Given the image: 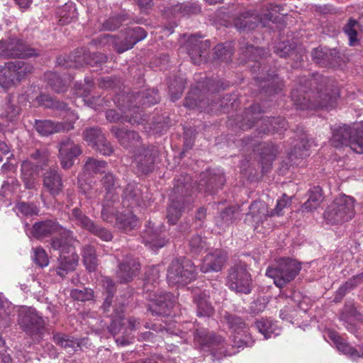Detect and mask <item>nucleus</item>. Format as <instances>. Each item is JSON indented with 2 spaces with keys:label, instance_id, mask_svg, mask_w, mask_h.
<instances>
[{
  "label": "nucleus",
  "instance_id": "12",
  "mask_svg": "<svg viewBox=\"0 0 363 363\" xmlns=\"http://www.w3.org/2000/svg\"><path fill=\"white\" fill-rule=\"evenodd\" d=\"M30 233L35 238L43 240L55 233L60 235L59 239L74 240L73 232L64 228L58 222L53 220H45L35 222L32 227Z\"/></svg>",
  "mask_w": 363,
  "mask_h": 363
},
{
  "label": "nucleus",
  "instance_id": "3",
  "mask_svg": "<svg viewBox=\"0 0 363 363\" xmlns=\"http://www.w3.org/2000/svg\"><path fill=\"white\" fill-rule=\"evenodd\" d=\"M262 112L259 104H253L244 111L241 120L238 123L239 128L242 130L250 129L257 123L258 125L257 134L262 135L281 133L286 130L288 123L281 116L276 118H263L259 115Z\"/></svg>",
  "mask_w": 363,
  "mask_h": 363
},
{
  "label": "nucleus",
  "instance_id": "47",
  "mask_svg": "<svg viewBox=\"0 0 363 363\" xmlns=\"http://www.w3.org/2000/svg\"><path fill=\"white\" fill-rule=\"evenodd\" d=\"M70 220L77 225L87 231L94 223L87 216H86L80 208L77 207L74 208L72 210Z\"/></svg>",
  "mask_w": 363,
  "mask_h": 363
},
{
  "label": "nucleus",
  "instance_id": "29",
  "mask_svg": "<svg viewBox=\"0 0 363 363\" xmlns=\"http://www.w3.org/2000/svg\"><path fill=\"white\" fill-rule=\"evenodd\" d=\"M328 337L334 342L340 352L349 356L353 360L363 358V345H359L358 348L353 347L346 342L337 333L333 330L328 332Z\"/></svg>",
  "mask_w": 363,
  "mask_h": 363
},
{
  "label": "nucleus",
  "instance_id": "9",
  "mask_svg": "<svg viewBox=\"0 0 363 363\" xmlns=\"http://www.w3.org/2000/svg\"><path fill=\"white\" fill-rule=\"evenodd\" d=\"M197 275L196 266L189 259H174L169 264L167 279L169 285L185 286L196 279Z\"/></svg>",
  "mask_w": 363,
  "mask_h": 363
},
{
  "label": "nucleus",
  "instance_id": "14",
  "mask_svg": "<svg viewBox=\"0 0 363 363\" xmlns=\"http://www.w3.org/2000/svg\"><path fill=\"white\" fill-rule=\"evenodd\" d=\"M133 164L138 174H147L155 169V160L159 155V150L153 145L140 146L133 150Z\"/></svg>",
  "mask_w": 363,
  "mask_h": 363
},
{
  "label": "nucleus",
  "instance_id": "60",
  "mask_svg": "<svg viewBox=\"0 0 363 363\" xmlns=\"http://www.w3.org/2000/svg\"><path fill=\"white\" fill-rule=\"evenodd\" d=\"M70 296L76 301L85 302L93 299L94 291L88 288H83L82 289H74L71 291Z\"/></svg>",
  "mask_w": 363,
  "mask_h": 363
},
{
  "label": "nucleus",
  "instance_id": "61",
  "mask_svg": "<svg viewBox=\"0 0 363 363\" xmlns=\"http://www.w3.org/2000/svg\"><path fill=\"white\" fill-rule=\"evenodd\" d=\"M291 204V198L284 194L282 197L277 200L276 206L274 209L271 210L272 216H280L284 214L283 210L288 208Z\"/></svg>",
  "mask_w": 363,
  "mask_h": 363
},
{
  "label": "nucleus",
  "instance_id": "56",
  "mask_svg": "<svg viewBox=\"0 0 363 363\" xmlns=\"http://www.w3.org/2000/svg\"><path fill=\"white\" fill-rule=\"evenodd\" d=\"M363 283V272L354 275L340 286L337 293L340 297H343L350 291Z\"/></svg>",
  "mask_w": 363,
  "mask_h": 363
},
{
  "label": "nucleus",
  "instance_id": "64",
  "mask_svg": "<svg viewBox=\"0 0 363 363\" xmlns=\"http://www.w3.org/2000/svg\"><path fill=\"white\" fill-rule=\"evenodd\" d=\"M169 88L171 96V100L172 101H175L181 97L183 93V91L184 89V82L182 79H180L179 82L177 80H175L174 83L170 84Z\"/></svg>",
  "mask_w": 363,
  "mask_h": 363
},
{
  "label": "nucleus",
  "instance_id": "48",
  "mask_svg": "<svg viewBox=\"0 0 363 363\" xmlns=\"http://www.w3.org/2000/svg\"><path fill=\"white\" fill-rule=\"evenodd\" d=\"M48 84L56 93H62L67 90L69 83L66 79H62L55 72H49L46 75Z\"/></svg>",
  "mask_w": 363,
  "mask_h": 363
},
{
  "label": "nucleus",
  "instance_id": "7",
  "mask_svg": "<svg viewBox=\"0 0 363 363\" xmlns=\"http://www.w3.org/2000/svg\"><path fill=\"white\" fill-rule=\"evenodd\" d=\"M74 240L59 239L53 238L51 246L54 250L60 252L58 258V264L55 268L57 275L64 277L69 272L74 271L78 264L79 256L75 252L74 247L72 245Z\"/></svg>",
  "mask_w": 363,
  "mask_h": 363
},
{
  "label": "nucleus",
  "instance_id": "51",
  "mask_svg": "<svg viewBox=\"0 0 363 363\" xmlns=\"http://www.w3.org/2000/svg\"><path fill=\"white\" fill-rule=\"evenodd\" d=\"M255 327L267 339L275 333L277 325L269 318H262L255 321Z\"/></svg>",
  "mask_w": 363,
  "mask_h": 363
},
{
  "label": "nucleus",
  "instance_id": "31",
  "mask_svg": "<svg viewBox=\"0 0 363 363\" xmlns=\"http://www.w3.org/2000/svg\"><path fill=\"white\" fill-rule=\"evenodd\" d=\"M194 336L195 345L202 349L220 345L224 342V339L220 335H217L213 333H209L205 329L195 330L194 331Z\"/></svg>",
  "mask_w": 363,
  "mask_h": 363
},
{
  "label": "nucleus",
  "instance_id": "20",
  "mask_svg": "<svg viewBox=\"0 0 363 363\" xmlns=\"http://www.w3.org/2000/svg\"><path fill=\"white\" fill-rule=\"evenodd\" d=\"M356 142H359L357 126L352 128L347 125H342L333 129L330 143L335 147L349 146L353 150L352 143Z\"/></svg>",
  "mask_w": 363,
  "mask_h": 363
},
{
  "label": "nucleus",
  "instance_id": "50",
  "mask_svg": "<svg viewBox=\"0 0 363 363\" xmlns=\"http://www.w3.org/2000/svg\"><path fill=\"white\" fill-rule=\"evenodd\" d=\"M53 342L65 350L71 349L74 351L77 348L79 347V343L69 336L60 333H55L52 336Z\"/></svg>",
  "mask_w": 363,
  "mask_h": 363
},
{
  "label": "nucleus",
  "instance_id": "25",
  "mask_svg": "<svg viewBox=\"0 0 363 363\" xmlns=\"http://www.w3.org/2000/svg\"><path fill=\"white\" fill-rule=\"evenodd\" d=\"M125 99L130 105H132V107L136 106L141 111V114L145 115L139 105L145 106L154 105L160 101V96L157 89H148L135 94H128L125 96Z\"/></svg>",
  "mask_w": 363,
  "mask_h": 363
},
{
  "label": "nucleus",
  "instance_id": "21",
  "mask_svg": "<svg viewBox=\"0 0 363 363\" xmlns=\"http://www.w3.org/2000/svg\"><path fill=\"white\" fill-rule=\"evenodd\" d=\"M201 36L192 35L186 40L184 47L192 62L195 65H199L202 61V57L207 51L211 44L209 40H201Z\"/></svg>",
  "mask_w": 363,
  "mask_h": 363
},
{
  "label": "nucleus",
  "instance_id": "41",
  "mask_svg": "<svg viewBox=\"0 0 363 363\" xmlns=\"http://www.w3.org/2000/svg\"><path fill=\"white\" fill-rule=\"evenodd\" d=\"M123 203L128 202L127 206H134L140 205L142 199L141 191L136 183H129L125 186L123 193Z\"/></svg>",
  "mask_w": 363,
  "mask_h": 363
},
{
  "label": "nucleus",
  "instance_id": "36",
  "mask_svg": "<svg viewBox=\"0 0 363 363\" xmlns=\"http://www.w3.org/2000/svg\"><path fill=\"white\" fill-rule=\"evenodd\" d=\"M199 97L200 90L197 88L191 89L184 99V106L191 109L198 108L201 110H206L209 106L208 111H213L215 108L213 104L210 106L208 101L200 99Z\"/></svg>",
  "mask_w": 363,
  "mask_h": 363
},
{
  "label": "nucleus",
  "instance_id": "4",
  "mask_svg": "<svg viewBox=\"0 0 363 363\" xmlns=\"http://www.w3.org/2000/svg\"><path fill=\"white\" fill-rule=\"evenodd\" d=\"M188 179L184 178L183 181L178 179L174 186L167 209V218L171 224L178 221L186 205L191 202L190 196L192 186L187 182Z\"/></svg>",
  "mask_w": 363,
  "mask_h": 363
},
{
  "label": "nucleus",
  "instance_id": "19",
  "mask_svg": "<svg viewBox=\"0 0 363 363\" xmlns=\"http://www.w3.org/2000/svg\"><path fill=\"white\" fill-rule=\"evenodd\" d=\"M152 303L150 305V311L153 315H169L176 303V297L169 292H157L150 294Z\"/></svg>",
  "mask_w": 363,
  "mask_h": 363
},
{
  "label": "nucleus",
  "instance_id": "62",
  "mask_svg": "<svg viewBox=\"0 0 363 363\" xmlns=\"http://www.w3.org/2000/svg\"><path fill=\"white\" fill-rule=\"evenodd\" d=\"M189 247L192 253L199 255L206 248V242L201 236L196 235L191 237L189 241Z\"/></svg>",
  "mask_w": 363,
  "mask_h": 363
},
{
  "label": "nucleus",
  "instance_id": "26",
  "mask_svg": "<svg viewBox=\"0 0 363 363\" xmlns=\"http://www.w3.org/2000/svg\"><path fill=\"white\" fill-rule=\"evenodd\" d=\"M111 132L123 147L133 152L142 145L141 138L136 131L113 126L111 128Z\"/></svg>",
  "mask_w": 363,
  "mask_h": 363
},
{
  "label": "nucleus",
  "instance_id": "11",
  "mask_svg": "<svg viewBox=\"0 0 363 363\" xmlns=\"http://www.w3.org/2000/svg\"><path fill=\"white\" fill-rule=\"evenodd\" d=\"M18 323L21 328L31 337L40 339L45 323L43 317L33 308H23L18 314Z\"/></svg>",
  "mask_w": 363,
  "mask_h": 363
},
{
  "label": "nucleus",
  "instance_id": "38",
  "mask_svg": "<svg viewBox=\"0 0 363 363\" xmlns=\"http://www.w3.org/2000/svg\"><path fill=\"white\" fill-rule=\"evenodd\" d=\"M142 238L143 242L153 250L164 247L167 243V240L160 233L151 228L145 230Z\"/></svg>",
  "mask_w": 363,
  "mask_h": 363
},
{
  "label": "nucleus",
  "instance_id": "18",
  "mask_svg": "<svg viewBox=\"0 0 363 363\" xmlns=\"http://www.w3.org/2000/svg\"><path fill=\"white\" fill-rule=\"evenodd\" d=\"M83 138L89 145L104 155L108 156L113 152L112 145L99 128L93 127L86 129L83 132Z\"/></svg>",
  "mask_w": 363,
  "mask_h": 363
},
{
  "label": "nucleus",
  "instance_id": "43",
  "mask_svg": "<svg viewBox=\"0 0 363 363\" xmlns=\"http://www.w3.org/2000/svg\"><path fill=\"white\" fill-rule=\"evenodd\" d=\"M254 11H245L240 14L239 18L235 21V26L240 31L250 30L255 29L257 26L256 16Z\"/></svg>",
  "mask_w": 363,
  "mask_h": 363
},
{
  "label": "nucleus",
  "instance_id": "58",
  "mask_svg": "<svg viewBox=\"0 0 363 363\" xmlns=\"http://www.w3.org/2000/svg\"><path fill=\"white\" fill-rule=\"evenodd\" d=\"M125 35L128 38V40L131 42L129 45L134 46L137 43L146 38L147 32L143 28L137 26L133 28L126 29Z\"/></svg>",
  "mask_w": 363,
  "mask_h": 363
},
{
  "label": "nucleus",
  "instance_id": "33",
  "mask_svg": "<svg viewBox=\"0 0 363 363\" xmlns=\"http://www.w3.org/2000/svg\"><path fill=\"white\" fill-rule=\"evenodd\" d=\"M130 43L131 42L128 40L126 36H125L123 40H120L115 35L103 34L96 39H94L91 43L93 45H96V43H111L118 53H123L134 47L133 45H129Z\"/></svg>",
  "mask_w": 363,
  "mask_h": 363
},
{
  "label": "nucleus",
  "instance_id": "23",
  "mask_svg": "<svg viewBox=\"0 0 363 363\" xmlns=\"http://www.w3.org/2000/svg\"><path fill=\"white\" fill-rule=\"evenodd\" d=\"M313 61L322 67H333L339 65L340 53L336 49L319 47L311 51Z\"/></svg>",
  "mask_w": 363,
  "mask_h": 363
},
{
  "label": "nucleus",
  "instance_id": "52",
  "mask_svg": "<svg viewBox=\"0 0 363 363\" xmlns=\"http://www.w3.org/2000/svg\"><path fill=\"white\" fill-rule=\"evenodd\" d=\"M223 319L228 325L229 328L235 333H239V330L246 327V323L244 320L235 314L225 311Z\"/></svg>",
  "mask_w": 363,
  "mask_h": 363
},
{
  "label": "nucleus",
  "instance_id": "53",
  "mask_svg": "<svg viewBox=\"0 0 363 363\" xmlns=\"http://www.w3.org/2000/svg\"><path fill=\"white\" fill-rule=\"evenodd\" d=\"M233 54L232 43L226 42L218 44L214 48V55L216 58L221 61L228 62L231 60Z\"/></svg>",
  "mask_w": 363,
  "mask_h": 363
},
{
  "label": "nucleus",
  "instance_id": "54",
  "mask_svg": "<svg viewBox=\"0 0 363 363\" xmlns=\"http://www.w3.org/2000/svg\"><path fill=\"white\" fill-rule=\"evenodd\" d=\"M358 28V21L353 18H350L343 28L345 33L348 37L349 45L350 46H355L359 44V39L357 38Z\"/></svg>",
  "mask_w": 363,
  "mask_h": 363
},
{
  "label": "nucleus",
  "instance_id": "57",
  "mask_svg": "<svg viewBox=\"0 0 363 363\" xmlns=\"http://www.w3.org/2000/svg\"><path fill=\"white\" fill-rule=\"evenodd\" d=\"M116 315H113L112 321L108 326V331L113 335L119 334L123 328V306H120L118 308L115 309Z\"/></svg>",
  "mask_w": 363,
  "mask_h": 363
},
{
  "label": "nucleus",
  "instance_id": "6",
  "mask_svg": "<svg viewBox=\"0 0 363 363\" xmlns=\"http://www.w3.org/2000/svg\"><path fill=\"white\" fill-rule=\"evenodd\" d=\"M301 269V264L296 260L281 258L267 267L265 275L273 279L277 286L282 288L294 280Z\"/></svg>",
  "mask_w": 363,
  "mask_h": 363
},
{
  "label": "nucleus",
  "instance_id": "34",
  "mask_svg": "<svg viewBox=\"0 0 363 363\" xmlns=\"http://www.w3.org/2000/svg\"><path fill=\"white\" fill-rule=\"evenodd\" d=\"M21 179L25 188L34 189L37 185L36 167L29 161H23L21 165Z\"/></svg>",
  "mask_w": 363,
  "mask_h": 363
},
{
  "label": "nucleus",
  "instance_id": "46",
  "mask_svg": "<svg viewBox=\"0 0 363 363\" xmlns=\"http://www.w3.org/2000/svg\"><path fill=\"white\" fill-rule=\"evenodd\" d=\"M35 100L39 105L45 108L65 110L67 111V113L71 111L67 108V104L65 103L57 101L50 95L45 94H40L36 97Z\"/></svg>",
  "mask_w": 363,
  "mask_h": 363
},
{
  "label": "nucleus",
  "instance_id": "5",
  "mask_svg": "<svg viewBox=\"0 0 363 363\" xmlns=\"http://www.w3.org/2000/svg\"><path fill=\"white\" fill-rule=\"evenodd\" d=\"M356 201L354 197L341 194L335 197L328 206L324 218L328 223L337 225L351 220L355 216Z\"/></svg>",
  "mask_w": 363,
  "mask_h": 363
},
{
  "label": "nucleus",
  "instance_id": "44",
  "mask_svg": "<svg viewBox=\"0 0 363 363\" xmlns=\"http://www.w3.org/2000/svg\"><path fill=\"white\" fill-rule=\"evenodd\" d=\"M116 226L118 229L128 233L134 229L138 225V219L132 213L118 214L116 218Z\"/></svg>",
  "mask_w": 363,
  "mask_h": 363
},
{
  "label": "nucleus",
  "instance_id": "8",
  "mask_svg": "<svg viewBox=\"0 0 363 363\" xmlns=\"http://www.w3.org/2000/svg\"><path fill=\"white\" fill-rule=\"evenodd\" d=\"M33 71V65L23 61L5 62L0 66V86L6 90L15 87Z\"/></svg>",
  "mask_w": 363,
  "mask_h": 363
},
{
  "label": "nucleus",
  "instance_id": "55",
  "mask_svg": "<svg viewBox=\"0 0 363 363\" xmlns=\"http://www.w3.org/2000/svg\"><path fill=\"white\" fill-rule=\"evenodd\" d=\"M160 272L157 267H151L146 272V277L144 284V290L146 292L153 291L156 284L159 283Z\"/></svg>",
  "mask_w": 363,
  "mask_h": 363
},
{
  "label": "nucleus",
  "instance_id": "63",
  "mask_svg": "<svg viewBox=\"0 0 363 363\" xmlns=\"http://www.w3.org/2000/svg\"><path fill=\"white\" fill-rule=\"evenodd\" d=\"M18 212L25 216H32L38 215L39 212L38 208L32 203L19 202L16 206Z\"/></svg>",
  "mask_w": 363,
  "mask_h": 363
},
{
  "label": "nucleus",
  "instance_id": "15",
  "mask_svg": "<svg viewBox=\"0 0 363 363\" xmlns=\"http://www.w3.org/2000/svg\"><path fill=\"white\" fill-rule=\"evenodd\" d=\"M67 114V121L64 122H55L51 120H36L35 128L43 136H48L57 133L68 132L74 128V123L79 117L73 111L68 112Z\"/></svg>",
  "mask_w": 363,
  "mask_h": 363
},
{
  "label": "nucleus",
  "instance_id": "2",
  "mask_svg": "<svg viewBox=\"0 0 363 363\" xmlns=\"http://www.w3.org/2000/svg\"><path fill=\"white\" fill-rule=\"evenodd\" d=\"M241 48L245 57L248 61L254 62V65L251 66L252 72H256L261 69V72L259 73V75L255 76V79L262 91L269 95L279 93L284 87L283 79L276 74L275 71L269 73L265 69V67H262V64L259 61L267 57V52L262 48H257L248 44Z\"/></svg>",
  "mask_w": 363,
  "mask_h": 363
},
{
  "label": "nucleus",
  "instance_id": "24",
  "mask_svg": "<svg viewBox=\"0 0 363 363\" xmlns=\"http://www.w3.org/2000/svg\"><path fill=\"white\" fill-rule=\"evenodd\" d=\"M268 217H272V215L271 211L268 210L266 203L262 201H255L249 206V211L246 213L245 222L255 225V227L257 228V225L263 223Z\"/></svg>",
  "mask_w": 363,
  "mask_h": 363
},
{
  "label": "nucleus",
  "instance_id": "39",
  "mask_svg": "<svg viewBox=\"0 0 363 363\" xmlns=\"http://www.w3.org/2000/svg\"><path fill=\"white\" fill-rule=\"evenodd\" d=\"M323 190L319 186L311 188L308 191V199L303 204V211H313L316 210L323 201Z\"/></svg>",
  "mask_w": 363,
  "mask_h": 363
},
{
  "label": "nucleus",
  "instance_id": "30",
  "mask_svg": "<svg viewBox=\"0 0 363 363\" xmlns=\"http://www.w3.org/2000/svg\"><path fill=\"white\" fill-rule=\"evenodd\" d=\"M43 186L52 196L59 195L63 189V182L61 174L56 169H50L43 175Z\"/></svg>",
  "mask_w": 363,
  "mask_h": 363
},
{
  "label": "nucleus",
  "instance_id": "17",
  "mask_svg": "<svg viewBox=\"0 0 363 363\" xmlns=\"http://www.w3.org/2000/svg\"><path fill=\"white\" fill-rule=\"evenodd\" d=\"M59 160L63 169H69L74 160L82 153L81 145L69 138L60 141L58 145Z\"/></svg>",
  "mask_w": 363,
  "mask_h": 363
},
{
  "label": "nucleus",
  "instance_id": "37",
  "mask_svg": "<svg viewBox=\"0 0 363 363\" xmlns=\"http://www.w3.org/2000/svg\"><path fill=\"white\" fill-rule=\"evenodd\" d=\"M81 255L86 269L89 272H95L99 265L95 247L91 245H85L82 248Z\"/></svg>",
  "mask_w": 363,
  "mask_h": 363
},
{
  "label": "nucleus",
  "instance_id": "40",
  "mask_svg": "<svg viewBox=\"0 0 363 363\" xmlns=\"http://www.w3.org/2000/svg\"><path fill=\"white\" fill-rule=\"evenodd\" d=\"M194 303L196 304L197 315L200 317H210L214 313L206 294L204 292L196 294L194 296Z\"/></svg>",
  "mask_w": 363,
  "mask_h": 363
},
{
  "label": "nucleus",
  "instance_id": "28",
  "mask_svg": "<svg viewBox=\"0 0 363 363\" xmlns=\"http://www.w3.org/2000/svg\"><path fill=\"white\" fill-rule=\"evenodd\" d=\"M226 261V254L222 250L217 249L205 256L201 264V271L203 273L219 272L222 269Z\"/></svg>",
  "mask_w": 363,
  "mask_h": 363
},
{
  "label": "nucleus",
  "instance_id": "27",
  "mask_svg": "<svg viewBox=\"0 0 363 363\" xmlns=\"http://www.w3.org/2000/svg\"><path fill=\"white\" fill-rule=\"evenodd\" d=\"M140 269L138 261L132 256H126L118 264L117 277L121 283L130 281L137 275Z\"/></svg>",
  "mask_w": 363,
  "mask_h": 363
},
{
  "label": "nucleus",
  "instance_id": "16",
  "mask_svg": "<svg viewBox=\"0 0 363 363\" xmlns=\"http://www.w3.org/2000/svg\"><path fill=\"white\" fill-rule=\"evenodd\" d=\"M0 48L4 55L8 57L26 58L38 55V52L27 45L23 40L17 38H9L0 41Z\"/></svg>",
  "mask_w": 363,
  "mask_h": 363
},
{
  "label": "nucleus",
  "instance_id": "22",
  "mask_svg": "<svg viewBox=\"0 0 363 363\" xmlns=\"http://www.w3.org/2000/svg\"><path fill=\"white\" fill-rule=\"evenodd\" d=\"M200 181L198 188L210 194L215 193L218 189L221 188L225 182L224 174L220 171L208 170L200 174Z\"/></svg>",
  "mask_w": 363,
  "mask_h": 363
},
{
  "label": "nucleus",
  "instance_id": "45",
  "mask_svg": "<svg viewBox=\"0 0 363 363\" xmlns=\"http://www.w3.org/2000/svg\"><path fill=\"white\" fill-rule=\"evenodd\" d=\"M61 24H68L77 18L78 13L72 2L66 3L58 11Z\"/></svg>",
  "mask_w": 363,
  "mask_h": 363
},
{
  "label": "nucleus",
  "instance_id": "42",
  "mask_svg": "<svg viewBox=\"0 0 363 363\" xmlns=\"http://www.w3.org/2000/svg\"><path fill=\"white\" fill-rule=\"evenodd\" d=\"M20 112L21 108L14 104V95L9 94L2 107L1 117L12 122L17 118Z\"/></svg>",
  "mask_w": 363,
  "mask_h": 363
},
{
  "label": "nucleus",
  "instance_id": "35",
  "mask_svg": "<svg viewBox=\"0 0 363 363\" xmlns=\"http://www.w3.org/2000/svg\"><path fill=\"white\" fill-rule=\"evenodd\" d=\"M240 212L241 210L239 206H229L225 208L223 211H220L219 216L216 217V225L224 229L236 220L240 219Z\"/></svg>",
  "mask_w": 363,
  "mask_h": 363
},
{
  "label": "nucleus",
  "instance_id": "59",
  "mask_svg": "<svg viewBox=\"0 0 363 363\" xmlns=\"http://www.w3.org/2000/svg\"><path fill=\"white\" fill-rule=\"evenodd\" d=\"M88 231L105 242L111 241L113 239V235L109 230L95 223H93Z\"/></svg>",
  "mask_w": 363,
  "mask_h": 363
},
{
  "label": "nucleus",
  "instance_id": "13",
  "mask_svg": "<svg viewBox=\"0 0 363 363\" xmlns=\"http://www.w3.org/2000/svg\"><path fill=\"white\" fill-rule=\"evenodd\" d=\"M123 104L120 105L121 113L114 109H109L106 113V117L110 122H128L132 125L141 124L147 121V116L142 115L141 111L135 106L132 107L125 99H123Z\"/></svg>",
  "mask_w": 363,
  "mask_h": 363
},
{
  "label": "nucleus",
  "instance_id": "32",
  "mask_svg": "<svg viewBox=\"0 0 363 363\" xmlns=\"http://www.w3.org/2000/svg\"><path fill=\"white\" fill-rule=\"evenodd\" d=\"M89 52L86 48H80L72 52L67 60L65 58L60 57L57 59V62L67 68H77L89 65Z\"/></svg>",
  "mask_w": 363,
  "mask_h": 363
},
{
  "label": "nucleus",
  "instance_id": "49",
  "mask_svg": "<svg viewBox=\"0 0 363 363\" xmlns=\"http://www.w3.org/2000/svg\"><path fill=\"white\" fill-rule=\"evenodd\" d=\"M106 162L93 157H88L85 161L83 169L88 174H102L106 172Z\"/></svg>",
  "mask_w": 363,
  "mask_h": 363
},
{
  "label": "nucleus",
  "instance_id": "10",
  "mask_svg": "<svg viewBox=\"0 0 363 363\" xmlns=\"http://www.w3.org/2000/svg\"><path fill=\"white\" fill-rule=\"evenodd\" d=\"M227 286L236 294H249L253 286L252 279L247 264L238 261L228 269Z\"/></svg>",
  "mask_w": 363,
  "mask_h": 363
},
{
  "label": "nucleus",
  "instance_id": "1",
  "mask_svg": "<svg viewBox=\"0 0 363 363\" xmlns=\"http://www.w3.org/2000/svg\"><path fill=\"white\" fill-rule=\"evenodd\" d=\"M339 96L335 82L320 74H314L310 79L301 77L291 93V100L300 109L333 107Z\"/></svg>",
  "mask_w": 363,
  "mask_h": 363
}]
</instances>
